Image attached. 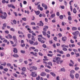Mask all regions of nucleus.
I'll return each mask as SVG.
<instances>
[{
    "mask_svg": "<svg viewBox=\"0 0 80 80\" xmlns=\"http://www.w3.org/2000/svg\"><path fill=\"white\" fill-rule=\"evenodd\" d=\"M70 72L71 74H72V73L73 74L75 73V71L74 70H72L70 71Z\"/></svg>",
    "mask_w": 80,
    "mask_h": 80,
    "instance_id": "a18cd8bd",
    "label": "nucleus"
},
{
    "mask_svg": "<svg viewBox=\"0 0 80 80\" xmlns=\"http://www.w3.org/2000/svg\"><path fill=\"white\" fill-rule=\"evenodd\" d=\"M45 71H46V72H50V71L49 69H45Z\"/></svg>",
    "mask_w": 80,
    "mask_h": 80,
    "instance_id": "bf43d9fd",
    "label": "nucleus"
},
{
    "mask_svg": "<svg viewBox=\"0 0 80 80\" xmlns=\"http://www.w3.org/2000/svg\"><path fill=\"white\" fill-rule=\"evenodd\" d=\"M61 59V58L59 57H57L56 58L55 60L53 59V62L55 63L56 62V63L58 64H59V61Z\"/></svg>",
    "mask_w": 80,
    "mask_h": 80,
    "instance_id": "f257e3e1",
    "label": "nucleus"
},
{
    "mask_svg": "<svg viewBox=\"0 0 80 80\" xmlns=\"http://www.w3.org/2000/svg\"><path fill=\"white\" fill-rule=\"evenodd\" d=\"M62 40L64 42L66 41L67 40V38L66 36L62 37Z\"/></svg>",
    "mask_w": 80,
    "mask_h": 80,
    "instance_id": "4468645a",
    "label": "nucleus"
},
{
    "mask_svg": "<svg viewBox=\"0 0 80 80\" xmlns=\"http://www.w3.org/2000/svg\"><path fill=\"white\" fill-rule=\"evenodd\" d=\"M4 54V53L3 52H1L0 54L1 56V57L3 56Z\"/></svg>",
    "mask_w": 80,
    "mask_h": 80,
    "instance_id": "49530a36",
    "label": "nucleus"
},
{
    "mask_svg": "<svg viewBox=\"0 0 80 80\" xmlns=\"http://www.w3.org/2000/svg\"><path fill=\"white\" fill-rule=\"evenodd\" d=\"M43 35L44 36H46V32H45V31H42V32Z\"/></svg>",
    "mask_w": 80,
    "mask_h": 80,
    "instance_id": "a19ab883",
    "label": "nucleus"
},
{
    "mask_svg": "<svg viewBox=\"0 0 80 80\" xmlns=\"http://www.w3.org/2000/svg\"><path fill=\"white\" fill-rule=\"evenodd\" d=\"M49 43L50 44H52L53 43L52 41V40H50L49 41Z\"/></svg>",
    "mask_w": 80,
    "mask_h": 80,
    "instance_id": "680f3d73",
    "label": "nucleus"
},
{
    "mask_svg": "<svg viewBox=\"0 0 80 80\" xmlns=\"http://www.w3.org/2000/svg\"><path fill=\"white\" fill-rule=\"evenodd\" d=\"M61 71L65 72V70L64 68H62L61 69Z\"/></svg>",
    "mask_w": 80,
    "mask_h": 80,
    "instance_id": "8fccbe9b",
    "label": "nucleus"
},
{
    "mask_svg": "<svg viewBox=\"0 0 80 80\" xmlns=\"http://www.w3.org/2000/svg\"><path fill=\"white\" fill-rule=\"evenodd\" d=\"M11 64L10 63H8L7 64V66H8V67H11Z\"/></svg>",
    "mask_w": 80,
    "mask_h": 80,
    "instance_id": "6e6d98bb",
    "label": "nucleus"
},
{
    "mask_svg": "<svg viewBox=\"0 0 80 80\" xmlns=\"http://www.w3.org/2000/svg\"><path fill=\"white\" fill-rule=\"evenodd\" d=\"M55 16V14H52L51 16H50V18H53Z\"/></svg>",
    "mask_w": 80,
    "mask_h": 80,
    "instance_id": "7c9ffc66",
    "label": "nucleus"
},
{
    "mask_svg": "<svg viewBox=\"0 0 80 80\" xmlns=\"http://www.w3.org/2000/svg\"><path fill=\"white\" fill-rule=\"evenodd\" d=\"M38 37H41L43 39L46 40V39L45 38H43L42 37V35H39L38 36Z\"/></svg>",
    "mask_w": 80,
    "mask_h": 80,
    "instance_id": "2f4dec72",
    "label": "nucleus"
},
{
    "mask_svg": "<svg viewBox=\"0 0 80 80\" xmlns=\"http://www.w3.org/2000/svg\"><path fill=\"white\" fill-rule=\"evenodd\" d=\"M70 62L72 63H69V66H70V67H73V65L74 64V63L73 62V61H72V60H70Z\"/></svg>",
    "mask_w": 80,
    "mask_h": 80,
    "instance_id": "ddd939ff",
    "label": "nucleus"
},
{
    "mask_svg": "<svg viewBox=\"0 0 80 80\" xmlns=\"http://www.w3.org/2000/svg\"><path fill=\"white\" fill-rule=\"evenodd\" d=\"M22 19L24 21H26V18H22Z\"/></svg>",
    "mask_w": 80,
    "mask_h": 80,
    "instance_id": "774afa93",
    "label": "nucleus"
},
{
    "mask_svg": "<svg viewBox=\"0 0 80 80\" xmlns=\"http://www.w3.org/2000/svg\"><path fill=\"white\" fill-rule=\"evenodd\" d=\"M57 52H59V53H60L62 54H63L64 53V52L63 51H60L59 49H57Z\"/></svg>",
    "mask_w": 80,
    "mask_h": 80,
    "instance_id": "9d476101",
    "label": "nucleus"
},
{
    "mask_svg": "<svg viewBox=\"0 0 80 80\" xmlns=\"http://www.w3.org/2000/svg\"><path fill=\"white\" fill-rule=\"evenodd\" d=\"M40 26L42 27L44 25V23L42 22V21H40Z\"/></svg>",
    "mask_w": 80,
    "mask_h": 80,
    "instance_id": "412c9836",
    "label": "nucleus"
},
{
    "mask_svg": "<svg viewBox=\"0 0 80 80\" xmlns=\"http://www.w3.org/2000/svg\"><path fill=\"white\" fill-rule=\"evenodd\" d=\"M53 54H48V56L50 57H52L53 56Z\"/></svg>",
    "mask_w": 80,
    "mask_h": 80,
    "instance_id": "79ce46f5",
    "label": "nucleus"
},
{
    "mask_svg": "<svg viewBox=\"0 0 80 80\" xmlns=\"http://www.w3.org/2000/svg\"><path fill=\"white\" fill-rule=\"evenodd\" d=\"M13 22L14 24H16L17 23V21L15 20H14L13 21Z\"/></svg>",
    "mask_w": 80,
    "mask_h": 80,
    "instance_id": "09e8293b",
    "label": "nucleus"
},
{
    "mask_svg": "<svg viewBox=\"0 0 80 80\" xmlns=\"http://www.w3.org/2000/svg\"><path fill=\"white\" fill-rule=\"evenodd\" d=\"M26 68H25V67H23V68H22V71L23 72H25L26 71Z\"/></svg>",
    "mask_w": 80,
    "mask_h": 80,
    "instance_id": "b1692460",
    "label": "nucleus"
},
{
    "mask_svg": "<svg viewBox=\"0 0 80 80\" xmlns=\"http://www.w3.org/2000/svg\"><path fill=\"white\" fill-rule=\"evenodd\" d=\"M31 25H34V26H35L36 25V24L35 23V22H32L31 23Z\"/></svg>",
    "mask_w": 80,
    "mask_h": 80,
    "instance_id": "3c124183",
    "label": "nucleus"
},
{
    "mask_svg": "<svg viewBox=\"0 0 80 80\" xmlns=\"http://www.w3.org/2000/svg\"><path fill=\"white\" fill-rule=\"evenodd\" d=\"M37 54H38L37 52H35V53L33 54V55L35 57H37Z\"/></svg>",
    "mask_w": 80,
    "mask_h": 80,
    "instance_id": "c03bdc74",
    "label": "nucleus"
},
{
    "mask_svg": "<svg viewBox=\"0 0 80 80\" xmlns=\"http://www.w3.org/2000/svg\"><path fill=\"white\" fill-rule=\"evenodd\" d=\"M43 63H45V64L46 65H47L48 64V63L47 62H45V61H43Z\"/></svg>",
    "mask_w": 80,
    "mask_h": 80,
    "instance_id": "13d9d810",
    "label": "nucleus"
},
{
    "mask_svg": "<svg viewBox=\"0 0 80 80\" xmlns=\"http://www.w3.org/2000/svg\"><path fill=\"white\" fill-rule=\"evenodd\" d=\"M25 13H27V14H29V12L28 10L27 11L26 10H25Z\"/></svg>",
    "mask_w": 80,
    "mask_h": 80,
    "instance_id": "052dcab7",
    "label": "nucleus"
},
{
    "mask_svg": "<svg viewBox=\"0 0 80 80\" xmlns=\"http://www.w3.org/2000/svg\"><path fill=\"white\" fill-rule=\"evenodd\" d=\"M75 54L76 55V57L77 58V57H79V56H80V55L79 54V53H77L76 52H75Z\"/></svg>",
    "mask_w": 80,
    "mask_h": 80,
    "instance_id": "a878e982",
    "label": "nucleus"
},
{
    "mask_svg": "<svg viewBox=\"0 0 80 80\" xmlns=\"http://www.w3.org/2000/svg\"><path fill=\"white\" fill-rule=\"evenodd\" d=\"M8 6L9 8L12 7V8H13V9H15V7L12 4H8Z\"/></svg>",
    "mask_w": 80,
    "mask_h": 80,
    "instance_id": "39448f33",
    "label": "nucleus"
},
{
    "mask_svg": "<svg viewBox=\"0 0 80 80\" xmlns=\"http://www.w3.org/2000/svg\"><path fill=\"white\" fill-rule=\"evenodd\" d=\"M31 40H33L34 41H35V37L34 36H31Z\"/></svg>",
    "mask_w": 80,
    "mask_h": 80,
    "instance_id": "5701e85b",
    "label": "nucleus"
},
{
    "mask_svg": "<svg viewBox=\"0 0 80 80\" xmlns=\"http://www.w3.org/2000/svg\"><path fill=\"white\" fill-rule=\"evenodd\" d=\"M42 47H43L44 48H47V46L45 44H43L42 45Z\"/></svg>",
    "mask_w": 80,
    "mask_h": 80,
    "instance_id": "603ef678",
    "label": "nucleus"
},
{
    "mask_svg": "<svg viewBox=\"0 0 80 80\" xmlns=\"http://www.w3.org/2000/svg\"><path fill=\"white\" fill-rule=\"evenodd\" d=\"M48 64L51 66H52V62H48Z\"/></svg>",
    "mask_w": 80,
    "mask_h": 80,
    "instance_id": "c9c22d12",
    "label": "nucleus"
},
{
    "mask_svg": "<svg viewBox=\"0 0 80 80\" xmlns=\"http://www.w3.org/2000/svg\"><path fill=\"white\" fill-rule=\"evenodd\" d=\"M42 6L45 9H46V10L48 8L46 4L44 3H42Z\"/></svg>",
    "mask_w": 80,
    "mask_h": 80,
    "instance_id": "1a4fd4ad",
    "label": "nucleus"
},
{
    "mask_svg": "<svg viewBox=\"0 0 80 80\" xmlns=\"http://www.w3.org/2000/svg\"><path fill=\"white\" fill-rule=\"evenodd\" d=\"M79 77V75L78 73H76L75 75V77L76 78H78Z\"/></svg>",
    "mask_w": 80,
    "mask_h": 80,
    "instance_id": "473e14b6",
    "label": "nucleus"
},
{
    "mask_svg": "<svg viewBox=\"0 0 80 80\" xmlns=\"http://www.w3.org/2000/svg\"><path fill=\"white\" fill-rule=\"evenodd\" d=\"M13 52H14L17 53H18V49L16 48H14Z\"/></svg>",
    "mask_w": 80,
    "mask_h": 80,
    "instance_id": "a211bd4d",
    "label": "nucleus"
},
{
    "mask_svg": "<svg viewBox=\"0 0 80 80\" xmlns=\"http://www.w3.org/2000/svg\"><path fill=\"white\" fill-rule=\"evenodd\" d=\"M29 43L31 45H32V44H33L34 42L33 41L30 40L29 41Z\"/></svg>",
    "mask_w": 80,
    "mask_h": 80,
    "instance_id": "4be33fe9",
    "label": "nucleus"
},
{
    "mask_svg": "<svg viewBox=\"0 0 80 80\" xmlns=\"http://www.w3.org/2000/svg\"><path fill=\"white\" fill-rule=\"evenodd\" d=\"M57 39H58V38L56 37H55L53 38L54 40H55V41H57Z\"/></svg>",
    "mask_w": 80,
    "mask_h": 80,
    "instance_id": "37998d69",
    "label": "nucleus"
},
{
    "mask_svg": "<svg viewBox=\"0 0 80 80\" xmlns=\"http://www.w3.org/2000/svg\"><path fill=\"white\" fill-rule=\"evenodd\" d=\"M10 30L13 31V32H15V30L13 29V28H10Z\"/></svg>",
    "mask_w": 80,
    "mask_h": 80,
    "instance_id": "0e129e2a",
    "label": "nucleus"
},
{
    "mask_svg": "<svg viewBox=\"0 0 80 80\" xmlns=\"http://www.w3.org/2000/svg\"><path fill=\"white\" fill-rule=\"evenodd\" d=\"M73 2V0H71V1H70V2H69V5H72L71 3L72 2Z\"/></svg>",
    "mask_w": 80,
    "mask_h": 80,
    "instance_id": "4d7b16f0",
    "label": "nucleus"
},
{
    "mask_svg": "<svg viewBox=\"0 0 80 80\" xmlns=\"http://www.w3.org/2000/svg\"><path fill=\"white\" fill-rule=\"evenodd\" d=\"M77 11L76 10V9L75 8H74V9H73V13H77Z\"/></svg>",
    "mask_w": 80,
    "mask_h": 80,
    "instance_id": "4c0bfd02",
    "label": "nucleus"
},
{
    "mask_svg": "<svg viewBox=\"0 0 80 80\" xmlns=\"http://www.w3.org/2000/svg\"><path fill=\"white\" fill-rule=\"evenodd\" d=\"M0 64L3 66H5L6 65L7 63L6 62H0Z\"/></svg>",
    "mask_w": 80,
    "mask_h": 80,
    "instance_id": "f8f14e48",
    "label": "nucleus"
},
{
    "mask_svg": "<svg viewBox=\"0 0 80 80\" xmlns=\"http://www.w3.org/2000/svg\"><path fill=\"white\" fill-rule=\"evenodd\" d=\"M40 79V76H38V77L36 78V80H39Z\"/></svg>",
    "mask_w": 80,
    "mask_h": 80,
    "instance_id": "338daca9",
    "label": "nucleus"
},
{
    "mask_svg": "<svg viewBox=\"0 0 80 80\" xmlns=\"http://www.w3.org/2000/svg\"><path fill=\"white\" fill-rule=\"evenodd\" d=\"M13 76H14L15 77L17 78L18 77V75L16 73H13Z\"/></svg>",
    "mask_w": 80,
    "mask_h": 80,
    "instance_id": "bb28decb",
    "label": "nucleus"
},
{
    "mask_svg": "<svg viewBox=\"0 0 80 80\" xmlns=\"http://www.w3.org/2000/svg\"><path fill=\"white\" fill-rule=\"evenodd\" d=\"M13 38L14 42L18 44V40H17L16 36L14 35L13 36Z\"/></svg>",
    "mask_w": 80,
    "mask_h": 80,
    "instance_id": "20e7f679",
    "label": "nucleus"
},
{
    "mask_svg": "<svg viewBox=\"0 0 80 80\" xmlns=\"http://www.w3.org/2000/svg\"><path fill=\"white\" fill-rule=\"evenodd\" d=\"M50 74L52 75V76H53L54 77H55L56 76V74L52 72H50Z\"/></svg>",
    "mask_w": 80,
    "mask_h": 80,
    "instance_id": "6ab92c4d",
    "label": "nucleus"
},
{
    "mask_svg": "<svg viewBox=\"0 0 80 80\" xmlns=\"http://www.w3.org/2000/svg\"><path fill=\"white\" fill-rule=\"evenodd\" d=\"M8 69L7 68H4V69H3V70H4V71H5V72H8Z\"/></svg>",
    "mask_w": 80,
    "mask_h": 80,
    "instance_id": "69168bd1",
    "label": "nucleus"
},
{
    "mask_svg": "<svg viewBox=\"0 0 80 80\" xmlns=\"http://www.w3.org/2000/svg\"><path fill=\"white\" fill-rule=\"evenodd\" d=\"M38 9H39V10L41 11H42V10H43V8L42 7L40 6V4L38 5Z\"/></svg>",
    "mask_w": 80,
    "mask_h": 80,
    "instance_id": "423d86ee",
    "label": "nucleus"
},
{
    "mask_svg": "<svg viewBox=\"0 0 80 80\" xmlns=\"http://www.w3.org/2000/svg\"><path fill=\"white\" fill-rule=\"evenodd\" d=\"M31 76L32 77H36L37 76V73L34 72H32Z\"/></svg>",
    "mask_w": 80,
    "mask_h": 80,
    "instance_id": "7ed1b4c3",
    "label": "nucleus"
},
{
    "mask_svg": "<svg viewBox=\"0 0 80 80\" xmlns=\"http://www.w3.org/2000/svg\"><path fill=\"white\" fill-rule=\"evenodd\" d=\"M68 20L69 21H71L72 20L71 16H68Z\"/></svg>",
    "mask_w": 80,
    "mask_h": 80,
    "instance_id": "f704fd0d",
    "label": "nucleus"
},
{
    "mask_svg": "<svg viewBox=\"0 0 80 80\" xmlns=\"http://www.w3.org/2000/svg\"><path fill=\"white\" fill-rule=\"evenodd\" d=\"M28 38L29 39H30L31 38V35L30 34H28Z\"/></svg>",
    "mask_w": 80,
    "mask_h": 80,
    "instance_id": "de8ad7c7",
    "label": "nucleus"
},
{
    "mask_svg": "<svg viewBox=\"0 0 80 80\" xmlns=\"http://www.w3.org/2000/svg\"><path fill=\"white\" fill-rule=\"evenodd\" d=\"M40 75L42 77H45L46 76V73L44 72H42L41 74H40Z\"/></svg>",
    "mask_w": 80,
    "mask_h": 80,
    "instance_id": "0eeeda50",
    "label": "nucleus"
},
{
    "mask_svg": "<svg viewBox=\"0 0 80 80\" xmlns=\"http://www.w3.org/2000/svg\"><path fill=\"white\" fill-rule=\"evenodd\" d=\"M34 12L36 15H38L40 13V12L39 11H34Z\"/></svg>",
    "mask_w": 80,
    "mask_h": 80,
    "instance_id": "aec40b11",
    "label": "nucleus"
},
{
    "mask_svg": "<svg viewBox=\"0 0 80 80\" xmlns=\"http://www.w3.org/2000/svg\"><path fill=\"white\" fill-rule=\"evenodd\" d=\"M0 14H3V12L1 8H0Z\"/></svg>",
    "mask_w": 80,
    "mask_h": 80,
    "instance_id": "5fc2aeb1",
    "label": "nucleus"
},
{
    "mask_svg": "<svg viewBox=\"0 0 80 80\" xmlns=\"http://www.w3.org/2000/svg\"><path fill=\"white\" fill-rule=\"evenodd\" d=\"M3 15H1L0 16L1 18L2 19H6L7 17V14L5 12H3Z\"/></svg>",
    "mask_w": 80,
    "mask_h": 80,
    "instance_id": "f03ea898",
    "label": "nucleus"
},
{
    "mask_svg": "<svg viewBox=\"0 0 80 80\" xmlns=\"http://www.w3.org/2000/svg\"><path fill=\"white\" fill-rule=\"evenodd\" d=\"M43 27H44V28H43V31L46 32L47 29H48V27L47 26H45Z\"/></svg>",
    "mask_w": 80,
    "mask_h": 80,
    "instance_id": "9b49d317",
    "label": "nucleus"
},
{
    "mask_svg": "<svg viewBox=\"0 0 80 80\" xmlns=\"http://www.w3.org/2000/svg\"><path fill=\"white\" fill-rule=\"evenodd\" d=\"M18 34H21V35H23V32H22V31H18Z\"/></svg>",
    "mask_w": 80,
    "mask_h": 80,
    "instance_id": "393cba45",
    "label": "nucleus"
},
{
    "mask_svg": "<svg viewBox=\"0 0 80 80\" xmlns=\"http://www.w3.org/2000/svg\"><path fill=\"white\" fill-rule=\"evenodd\" d=\"M77 28L75 27H73L72 28V30H77Z\"/></svg>",
    "mask_w": 80,
    "mask_h": 80,
    "instance_id": "c85d7f7f",
    "label": "nucleus"
},
{
    "mask_svg": "<svg viewBox=\"0 0 80 80\" xmlns=\"http://www.w3.org/2000/svg\"><path fill=\"white\" fill-rule=\"evenodd\" d=\"M8 37L10 39L12 38V36L11 35L9 34H8Z\"/></svg>",
    "mask_w": 80,
    "mask_h": 80,
    "instance_id": "ea45409f",
    "label": "nucleus"
},
{
    "mask_svg": "<svg viewBox=\"0 0 80 80\" xmlns=\"http://www.w3.org/2000/svg\"><path fill=\"white\" fill-rule=\"evenodd\" d=\"M74 6L75 7L77 8L78 10L79 9V7H78V5L77 4H74Z\"/></svg>",
    "mask_w": 80,
    "mask_h": 80,
    "instance_id": "72a5a7b5",
    "label": "nucleus"
},
{
    "mask_svg": "<svg viewBox=\"0 0 80 80\" xmlns=\"http://www.w3.org/2000/svg\"><path fill=\"white\" fill-rule=\"evenodd\" d=\"M62 50L64 51H66L67 50V49L65 48H62Z\"/></svg>",
    "mask_w": 80,
    "mask_h": 80,
    "instance_id": "864d4df0",
    "label": "nucleus"
},
{
    "mask_svg": "<svg viewBox=\"0 0 80 80\" xmlns=\"http://www.w3.org/2000/svg\"><path fill=\"white\" fill-rule=\"evenodd\" d=\"M7 26V24L6 23H4L3 24V26L2 27V29L4 30L5 28H6Z\"/></svg>",
    "mask_w": 80,
    "mask_h": 80,
    "instance_id": "f3484780",
    "label": "nucleus"
},
{
    "mask_svg": "<svg viewBox=\"0 0 80 80\" xmlns=\"http://www.w3.org/2000/svg\"><path fill=\"white\" fill-rule=\"evenodd\" d=\"M59 17L60 18V19H61V20H62L63 19V16L62 15H60V16Z\"/></svg>",
    "mask_w": 80,
    "mask_h": 80,
    "instance_id": "e433bc0d",
    "label": "nucleus"
},
{
    "mask_svg": "<svg viewBox=\"0 0 80 80\" xmlns=\"http://www.w3.org/2000/svg\"><path fill=\"white\" fill-rule=\"evenodd\" d=\"M13 56L14 57H15V58H18V57H19V56H18V55L17 54L13 55Z\"/></svg>",
    "mask_w": 80,
    "mask_h": 80,
    "instance_id": "cd10ccee",
    "label": "nucleus"
},
{
    "mask_svg": "<svg viewBox=\"0 0 80 80\" xmlns=\"http://www.w3.org/2000/svg\"><path fill=\"white\" fill-rule=\"evenodd\" d=\"M30 68H32V69L34 70H37V67L34 66H32L30 67Z\"/></svg>",
    "mask_w": 80,
    "mask_h": 80,
    "instance_id": "2eb2a0df",
    "label": "nucleus"
},
{
    "mask_svg": "<svg viewBox=\"0 0 80 80\" xmlns=\"http://www.w3.org/2000/svg\"><path fill=\"white\" fill-rule=\"evenodd\" d=\"M70 77L71 78H72V79H73L74 78V76L71 73H70Z\"/></svg>",
    "mask_w": 80,
    "mask_h": 80,
    "instance_id": "c756f323",
    "label": "nucleus"
},
{
    "mask_svg": "<svg viewBox=\"0 0 80 80\" xmlns=\"http://www.w3.org/2000/svg\"><path fill=\"white\" fill-rule=\"evenodd\" d=\"M38 42H35L33 44V46H35L36 45H38Z\"/></svg>",
    "mask_w": 80,
    "mask_h": 80,
    "instance_id": "58836bf2",
    "label": "nucleus"
},
{
    "mask_svg": "<svg viewBox=\"0 0 80 80\" xmlns=\"http://www.w3.org/2000/svg\"><path fill=\"white\" fill-rule=\"evenodd\" d=\"M79 32L78 31H76V32H72V35L74 36H77L79 34Z\"/></svg>",
    "mask_w": 80,
    "mask_h": 80,
    "instance_id": "6e6552de",
    "label": "nucleus"
},
{
    "mask_svg": "<svg viewBox=\"0 0 80 80\" xmlns=\"http://www.w3.org/2000/svg\"><path fill=\"white\" fill-rule=\"evenodd\" d=\"M48 67V68H49V69H50V68H51V67H50L49 66V65H48V66H47V65H45V67Z\"/></svg>",
    "mask_w": 80,
    "mask_h": 80,
    "instance_id": "e2e57ef3",
    "label": "nucleus"
},
{
    "mask_svg": "<svg viewBox=\"0 0 80 80\" xmlns=\"http://www.w3.org/2000/svg\"><path fill=\"white\" fill-rule=\"evenodd\" d=\"M2 3L3 4H4L5 3H6L7 4H8L9 3V1H6V0H2Z\"/></svg>",
    "mask_w": 80,
    "mask_h": 80,
    "instance_id": "dca6fc26",
    "label": "nucleus"
}]
</instances>
